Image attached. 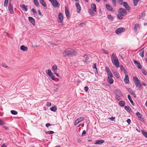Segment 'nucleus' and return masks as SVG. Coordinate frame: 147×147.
<instances>
[{"mask_svg": "<svg viewBox=\"0 0 147 147\" xmlns=\"http://www.w3.org/2000/svg\"><path fill=\"white\" fill-rule=\"evenodd\" d=\"M120 67L122 70H123V73L125 74H127V72L126 71L125 68L122 65H121Z\"/></svg>", "mask_w": 147, "mask_h": 147, "instance_id": "b1692460", "label": "nucleus"}, {"mask_svg": "<svg viewBox=\"0 0 147 147\" xmlns=\"http://www.w3.org/2000/svg\"><path fill=\"white\" fill-rule=\"evenodd\" d=\"M28 20L33 25H35V21L34 19L32 17H28Z\"/></svg>", "mask_w": 147, "mask_h": 147, "instance_id": "2eb2a0df", "label": "nucleus"}, {"mask_svg": "<svg viewBox=\"0 0 147 147\" xmlns=\"http://www.w3.org/2000/svg\"><path fill=\"white\" fill-rule=\"evenodd\" d=\"M46 72L47 74L49 76V75H50L51 74H52L53 73L52 72L51 70L50 69H48L46 71Z\"/></svg>", "mask_w": 147, "mask_h": 147, "instance_id": "f704fd0d", "label": "nucleus"}, {"mask_svg": "<svg viewBox=\"0 0 147 147\" xmlns=\"http://www.w3.org/2000/svg\"><path fill=\"white\" fill-rule=\"evenodd\" d=\"M2 66L5 68H7V66L4 63H3L2 64Z\"/></svg>", "mask_w": 147, "mask_h": 147, "instance_id": "4d7b16f0", "label": "nucleus"}, {"mask_svg": "<svg viewBox=\"0 0 147 147\" xmlns=\"http://www.w3.org/2000/svg\"><path fill=\"white\" fill-rule=\"evenodd\" d=\"M142 85V84H141L140 83V84L138 85V88L139 89H140V90L141 89V86Z\"/></svg>", "mask_w": 147, "mask_h": 147, "instance_id": "052dcab7", "label": "nucleus"}, {"mask_svg": "<svg viewBox=\"0 0 147 147\" xmlns=\"http://www.w3.org/2000/svg\"><path fill=\"white\" fill-rule=\"evenodd\" d=\"M105 141L103 140H97L96 141L95 144H100L104 142Z\"/></svg>", "mask_w": 147, "mask_h": 147, "instance_id": "6ab92c4d", "label": "nucleus"}, {"mask_svg": "<svg viewBox=\"0 0 147 147\" xmlns=\"http://www.w3.org/2000/svg\"><path fill=\"white\" fill-rule=\"evenodd\" d=\"M32 12H33V13H34V15H35V13H36V11H35V9H34V8H33V9H32Z\"/></svg>", "mask_w": 147, "mask_h": 147, "instance_id": "69168bd1", "label": "nucleus"}, {"mask_svg": "<svg viewBox=\"0 0 147 147\" xmlns=\"http://www.w3.org/2000/svg\"><path fill=\"white\" fill-rule=\"evenodd\" d=\"M40 3L44 7H46L47 6L46 3L44 0L42 1H40Z\"/></svg>", "mask_w": 147, "mask_h": 147, "instance_id": "c756f323", "label": "nucleus"}, {"mask_svg": "<svg viewBox=\"0 0 147 147\" xmlns=\"http://www.w3.org/2000/svg\"><path fill=\"white\" fill-rule=\"evenodd\" d=\"M90 15H91L92 16H94V15H95L94 13L92 11L90 12Z\"/></svg>", "mask_w": 147, "mask_h": 147, "instance_id": "680f3d73", "label": "nucleus"}, {"mask_svg": "<svg viewBox=\"0 0 147 147\" xmlns=\"http://www.w3.org/2000/svg\"><path fill=\"white\" fill-rule=\"evenodd\" d=\"M123 5L128 11H129L130 10V7L127 2H123Z\"/></svg>", "mask_w": 147, "mask_h": 147, "instance_id": "9b49d317", "label": "nucleus"}, {"mask_svg": "<svg viewBox=\"0 0 147 147\" xmlns=\"http://www.w3.org/2000/svg\"><path fill=\"white\" fill-rule=\"evenodd\" d=\"M49 76L52 80H55V76H54L53 73L51 74L50 75H49Z\"/></svg>", "mask_w": 147, "mask_h": 147, "instance_id": "473e14b6", "label": "nucleus"}, {"mask_svg": "<svg viewBox=\"0 0 147 147\" xmlns=\"http://www.w3.org/2000/svg\"><path fill=\"white\" fill-rule=\"evenodd\" d=\"M107 9L109 11H111L112 12L114 11V10L112 6L106 4L105 5Z\"/></svg>", "mask_w": 147, "mask_h": 147, "instance_id": "1a4fd4ad", "label": "nucleus"}, {"mask_svg": "<svg viewBox=\"0 0 147 147\" xmlns=\"http://www.w3.org/2000/svg\"><path fill=\"white\" fill-rule=\"evenodd\" d=\"M127 89L129 92V93L131 95H133L135 98L136 97L135 93L134 92L133 90L129 88H127Z\"/></svg>", "mask_w": 147, "mask_h": 147, "instance_id": "f8f14e48", "label": "nucleus"}, {"mask_svg": "<svg viewBox=\"0 0 147 147\" xmlns=\"http://www.w3.org/2000/svg\"><path fill=\"white\" fill-rule=\"evenodd\" d=\"M141 132L143 135L147 138V132L144 130H142Z\"/></svg>", "mask_w": 147, "mask_h": 147, "instance_id": "72a5a7b5", "label": "nucleus"}, {"mask_svg": "<svg viewBox=\"0 0 147 147\" xmlns=\"http://www.w3.org/2000/svg\"><path fill=\"white\" fill-rule=\"evenodd\" d=\"M119 3L120 5H122L123 3V0H118Z\"/></svg>", "mask_w": 147, "mask_h": 147, "instance_id": "8fccbe9b", "label": "nucleus"}, {"mask_svg": "<svg viewBox=\"0 0 147 147\" xmlns=\"http://www.w3.org/2000/svg\"><path fill=\"white\" fill-rule=\"evenodd\" d=\"M5 33H6V35L7 36L11 38L10 37V35L9 34L6 32H5Z\"/></svg>", "mask_w": 147, "mask_h": 147, "instance_id": "e2e57ef3", "label": "nucleus"}, {"mask_svg": "<svg viewBox=\"0 0 147 147\" xmlns=\"http://www.w3.org/2000/svg\"><path fill=\"white\" fill-rule=\"evenodd\" d=\"M138 1L139 0H133V3L135 6H136L137 5Z\"/></svg>", "mask_w": 147, "mask_h": 147, "instance_id": "37998d69", "label": "nucleus"}, {"mask_svg": "<svg viewBox=\"0 0 147 147\" xmlns=\"http://www.w3.org/2000/svg\"><path fill=\"white\" fill-rule=\"evenodd\" d=\"M47 105L48 107H50L51 106V103L50 102H48L47 104Z\"/></svg>", "mask_w": 147, "mask_h": 147, "instance_id": "13d9d810", "label": "nucleus"}, {"mask_svg": "<svg viewBox=\"0 0 147 147\" xmlns=\"http://www.w3.org/2000/svg\"><path fill=\"white\" fill-rule=\"evenodd\" d=\"M139 26V25L138 24H135V26L134 28V31H136L137 30Z\"/></svg>", "mask_w": 147, "mask_h": 147, "instance_id": "7c9ffc66", "label": "nucleus"}, {"mask_svg": "<svg viewBox=\"0 0 147 147\" xmlns=\"http://www.w3.org/2000/svg\"><path fill=\"white\" fill-rule=\"evenodd\" d=\"M51 2L53 5L55 7H58L60 5V4L58 3V2L56 0H53V1Z\"/></svg>", "mask_w": 147, "mask_h": 147, "instance_id": "0eeeda50", "label": "nucleus"}, {"mask_svg": "<svg viewBox=\"0 0 147 147\" xmlns=\"http://www.w3.org/2000/svg\"><path fill=\"white\" fill-rule=\"evenodd\" d=\"M51 110L54 112L55 111L57 110V107L55 106L52 107L51 108Z\"/></svg>", "mask_w": 147, "mask_h": 147, "instance_id": "2f4dec72", "label": "nucleus"}, {"mask_svg": "<svg viewBox=\"0 0 147 147\" xmlns=\"http://www.w3.org/2000/svg\"><path fill=\"white\" fill-rule=\"evenodd\" d=\"M123 16H122L119 13L117 14V18L119 20H121L123 19Z\"/></svg>", "mask_w": 147, "mask_h": 147, "instance_id": "e433bc0d", "label": "nucleus"}, {"mask_svg": "<svg viewBox=\"0 0 147 147\" xmlns=\"http://www.w3.org/2000/svg\"><path fill=\"white\" fill-rule=\"evenodd\" d=\"M5 124V122H4L2 120L0 119V125H2Z\"/></svg>", "mask_w": 147, "mask_h": 147, "instance_id": "09e8293b", "label": "nucleus"}, {"mask_svg": "<svg viewBox=\"0 0 147 147\" xmlns=\"http://www.w3.org/2000/svg\"><path fill=\"white\" fill-rule=\"evenodd\" d=\"M125 102L123 101H120L119 102V105L121 107H123L125 105Z\"/></svg>", "mask_w": 147, "mask_h": 147, "instance_id": "a878e982", "label": "nucleus"}, {"mask_svg": "<svg viewBox=\"0 0 147 147\" xmlns=\"http://www.w3.org/2000/svg\"><path fill=\"white\" fill-rule=\"evenodd\" d=\"M93 68L94 69H95L96 71H97V69L96 68V63H94V65L93 66Z\"/></svg>", "mask_w": 147, "mask_h": 147, "instance_id": "3c124183", "label": "nucleus"}, {"mask_svg": "<svg viewBox=\"0 0 147 147\" xmlns=\"http://www.w3.org/2000/svg\"><path fill=\"white\" fill-rule=\"evenodd\" d=\"M107 18L109 19H111V21L113 20V17L111 15H108V16H107Z\"/></svg>", "mask_w": 147, "mask_h": 147, "instance_id": "c03bdc74", "label": "nucleus"}, {"mask_svg": "<svg viewBox=\"0 0 147 147\" xmlns=\"http://www.w3.org/2000/svg\"><path fill=\"white\" fill-rule=\"evenodd\" d=\"M112 1V3L115 6H116V0H111Z\"/></svg>", "mask_w": 147, "mask_h": 147, "instance_id": "de8ad7c7", "label": "nucleus"}, {"mask_svg": "<svg viewBox=\"0 0 147 147\" xmlns=\"http://www.w3.org/2000/svg\"><path fill=\"white\" fill-rule=\"evenodd\" d=\"M144 51L143 49L139 51L140 55L142 57H144Z\"/></svg>", "mask_w": 147, "mask_h": 147, "instance_id": "5701e85b", "label": "nucleus"}, {"mask_svg": "<svg viewBox=\"0 0 147 147\" xmlns=\"http://www.w3.org/2000/svg\"><path fill=\"white\" fill-rule=\"evenodd\" d=\"M34 3L35 5L37 7H39V3L38 1V0H34Z\"/></svg>", "mask_w": 147, "mask_h": 147, "instance_id": "cd10ccee", "label": "nucleus"}, {"mask_svg": "<svg viewBox=\"0 0 147 147\" xmlns=\"http://www.w3.org/2000/svg\"><path fill=\"white\" fill-rule=\"evenodd\" d=\"M133 80L136 86L138 87V85L140 84V81L137 77L136 76L134 77L133 78Z\"/></svg>", "mask_w": 147, "mask_h": 147, "instance_id": "423d86ee", "label": "nucleus"}, {"mask_svg": "<svg viewBox=\"0 0 147 147\" xmlns=\"http://www.w3.org/2000/svg\"><path fill=\"white\" fill-rule=\"evenodd\" d=\"M125 28L121 27L117 29L115 31L116 33L117 34H119L122 33L125 31Z\"/></svg>", "mask_w": 147, "mask_h": 147, "instance_id": "20e7f679", "label": "nucleus"}, {"mask_svg": "<svg viewBox=\"0 0 147 147\" xmlns=\"http://www.w3.org/2000/svg\"><path fill=\"white\" fill-rule=\"evenodd\" d=\"M136 114L137 116L140 118L142 117V115L139 112H137L136 113Z\"/></svg>", "mask_w": 147, "mask_h": 147, "instance_id": "4c0bfd02", "label": "nucleus"}, {"mask_svg": "<svg viewBox=\"0 0 147 147\" xmlns=\"http://www.w3.org/2000/svg\"><path fill=\"white\" fill-rule=\"evenodd\" d=\"M84 89L86 92H87L88 89V88L86 86L84 88Z\"/></svg>", "mask_w": 147, "mask_h": 147, "instance_id": "6e6d98bb", "label": "nucleus"}, {"mask_svg": "<svg viewBox=\"0 0 147 147\" xmlns=\"http://www.w3.org/2000/svg\"><path fill=\"white\" fill-rule=\"evenodd\" d=\"M83 57L85 59L84 61L86 62H88V60L89 59V58L87 56V55H84Z\"/></svg>", "mask_w": 147, "mask_h": 147, "instance_id": "c85d7f7f", "label": "nucleus"}, {"mask_svg": "<svg viewBox=\"0 0 147 147\" xmlns=\"http://www.w3.org/2000/svg\"><path fill=\"white\" fill-rule=\"evenodd\" d=\"M57 66L56 65H54L53 67L52 70V71L55 72V70H57Z\"/></svg>", "mask_w": 147, "mask_h": 147, "instance_id": "58836bf2", "label": "nucleus"}, {"mask_svg": "<svg viewBox=\"0 0 147 147\" xmlns=\"http://www.w3.org/2000/svg\"><path fill=\"white\" fill-rule=\"evenodd\" d=\"M53 133H54V131H48L45 132V134H52Z\"/></svg>", "mask_w": 147, "mask_h": 147, "instance_id": "a19ab883", "label": "nucleus"}, {"mask_svg": "<svg viewBox=\"0 0 147 147\" xmlns=\"http://www.w3.org/2000/svg\"><path fill=\"white\" fill-rule=\"evenodd\" d=\"M113 74L116 78H119V75H118V73L117 72H116V71L113 72Z\"/></svg>", "mask_w": 147, "mask_h": 147, "instance_id": "c9c22d12", "label": "nucleus"}, {"mask_svg": "<svg viewBox=\"0 0 147 147\" xmlns=\"http://www.w3.org/2000/svg\"><path fill=\"white\" fill-rule=\"evenodd\" d=\"M107 74L109 75V76L113 77V74L111 73V71H108L107 72Z\"/></svg>", "mask_w": 147, "mask_h": 147, "instance_id": "49530a36", "label": "nucleus"}, {"mask_svg": "<svg viewBox=\"0 0 147 147\" xmlns=\"http://www.w3.org/2000/svg\"><path fill=\"white\" fill-rule=\"evenodd\" d=\"M112 77H113L108 76L107 78V82L110 84H112L113 83L114 81L113 80V79Z\"/></svg>", "mask_w": 147, "mask_h": 147, "instance_id": "4468645a", "label": "nucleus"}, {"mask_svg": "<svg viewBox=\"0 0 147 147\" xmlns=\"http://www.w3.org/2000/svg\"><path fill=\"white\" fill-rule=\"evenodd\" d=\"M84 118L83 117H81L77 119L76 120H75V125H76L81 121H83L84 120Z\"/></svg>", "mask_w": 147, "mask_h": 147, "instance_id": "39448f33", "label": "nucleus"}, {"mask_svg": "<svg viewBox=\"0 0 147 147\" xmlns=\"http://www.w3.org/2000/svg\"><path fill=\"white\" fill-rule=\"evenodd\" d=\"M124 80L125 83L128 84L129 82V77L127 74L125 75Z\"/></svg>", "mask_w": 147, "mask_h": 147, "instance_id": "f3484780", "label": "nucleus"}, {"mask_svg": "<svg viewBox=\"0 0 147 147\" xmlns=\"http://www.w3.org/2000/svg\"><path fill=\"white\" fill-rule=\"evenodd\" d=\"M77 53V52L73 49L66 50L63 53V57L70 56L75 55Z\"/></svg>", "mask_w": 147, "mask_h": 147, "instance_id": "f257e3e1", "label": "nucleus"}, {"mask_svg": "<svg viewBox=\"0 0 147 147\" xmlns=\"http://www.w3.org/2000/svg\"><path fill=\"white\" fill-rule=\"evenodd\" d=\"M133 61L134 62V63L136 65L137 67L138 68L140 69L142 68V67L141 65L139 62H138V61H136L135 60H133Z\"/></svg>", "mask_w": 147, "mask_h": 147, "instance_id": "9d476101", "label": "nucleus"}, {"mask_svg": "<svg viewBox=\"0 0 147 147\" xmlns=\"http://www.w3.org/2000/svg\"><path fill=\"white\" fill-rule=\"evenodd\" d=\"M20 49L22 50L23 51H26L28 50L27 47H25L24 45L21 46L20 47Z\"/></svg>", "mask_w": 147, "mask_h": 147, "instance_id": "4be33fe9", "label": "nucleus"}, {"mask_svg": "<svg viewBox=\"0 0 147 147\" xmlns=\"http://www.w3.org/2000/svg\"><path fill=\"white\" fill-rule=\"evenodd\" d=\"M91 8L93 11L95 12L96 11V7L95 4L93 3L91 4Z\"/></svg>", "mask_w": 147, "mask_h": 147, "instance_id": "412c9836", "label": "nucleus"}, {"mask_svg": "<svg viewBox=\"0 0 147 147\" xmlns=\"http://www.w3.org/2000/svg\"><path fill=\"white\" fill-rule=\"evenodd\" d=\"M65 13L67 17V18H69L70 16V13L68 9L66 8V7H65Z\"/></svg>", "mask_w": 147, "mask_h": 147, "instance_id": "a211bd4d", "label": "nucleus"}, {"mask_svg": "<svg viewBox=\"0 0 147 147\" xmlns=\"http://www.w3.org/2000/svg\"><path fill=\"white\" fill-rule=\"evenodd\" d=\"M75 5L77 7V11L78 13H79L81 10V7L78 3H76Z\"/></svg>", "mask_w": 147, "mask_h": 147, "instance_id": "dca6fc26", "label": "nucleus"}, {"mask_svg": "<svg viewBox=\"0 0 147 147\" xmlns=\"http://www.w3.org/2000/svg\"><path fill=\"white\" fill-rule=\"evenodd\" d=\"M111 60L113 64L117 68L119 66V62L117 56L113 53L111 57Z\"/></svg>", "mask_w": 147, "mask_h": 147, "instance_id": "f03ea898", "label": "nucleus"}, {"mask_svg": "<svg viewBox=\"0 0 147 147\" xmlns=\"http://www.w3.org/2000/svg\"><path fill=\"white\" fill-rule=\"evenodd\" d=\"M105 69L107 72L110 71V69H109V68L107 66H106L105 67Z\"/></svg>", "mask_w": 147, "mask_h": 147, "instance_id": "864d4df0", "label": "nucleus"}, {"mask_svg": "<svg viewBox=\"0 0 147 147\" xmlns=\"http://www.w3.org/2000/svg\"><path fill=\"white\" fill-rule=\"evenodd\" d=\"M21 8L23 10H25L27 11L28 10L27 6L24 4H22L20 5Z\"/></svg>", "mask_w": 147, "mask_h": 147, "instance_id": "aec40b11", "label": "nucleus"}, {"mask_svg": "<svg viewBox=\"0 0 147 147\" xmlns=\"http://www.w3.org/2000/svg\"><path fill=\"white\" fill-rule=\"evenodd\" d=\"M118 12L119 13L121 14L122 16H124L127 13V11L125 9L121 8H119Z\"/></svg>", "mask_w": 147, "mask_h": 147, "instance_id": "7ed1b4c3", "label": "nucleus"}, {"mask_svg": "<svg viewBox=\"0 0 147 147\" xmlns=\"http://www.w3.org/2000/svg\"><path fill=\"white\" fill-rule=\"evenodd\" d=\"M115 98L117 100H120L119 96L117 95H116L115 97Z\"/></svg>", "mask_w": 147, "mask_h": 147, "instance_id": "774afa93", "label": "nucleus"}, {"mask_svg": "<svg viewBox=\"0 0 147 147\" xmlns=\"http://www.w3.org/2000/svg\"><path fill=\"white\" fill-rule=\"evenodd\" d=\"M102 51L104 53H106V54H109V52H108V51H107V50H105L104 49H102Z\"/></svg>", "mask_w": 147, "mask_h": 147, "instance_id": "603ef678", "label": "nucleus"}, {"mask_svg": "<svg viewBox=\"0 0 147 147\" xmlns=\"http://www.w3.org/2000/svg\"><path fill=\"white\" fill-rule=\"evenodd\" d=\"M8 8L9 11L10 13H13V5L11 4V3H9V4Z\"/></svg>", "mask_w": 147, "mask_h": 147, "instance_id": "ddd939ff", "label": "nucleus"}, {"mask_svg": "<svg viewBox=\"0 0 147 147\" xmlns=\"http://www.w3.org/2000/svg\"><path fill=\"white\" fill-rule=\"evenodd\" d=\"M86 134V132L85 130H84L83 131V132L82 133V135L83 136L84 135H85Z\"/></svg>", "mask_w": 147, "mask_h": 147, "instance_id": "338daca9", "label": "nucleus"}, {"mask_svg": "<svg viewBox=\"0 0 147 147\" xmlns=\"http://www.w3.org/2000/svg\"><path fill=\"white\" fill-rule=\"evenodd\" d=\"M142 73L144 75H147V72L144 69H142Z\"/></svg>", "mask_w": 147, "mask_h": 147, "instance_id": "a18cd8bd", "label": "nucleus"}, {"mask_svg": "<svg viewBox=\"0 0 147 147\" xmlns=\"http://www.w3.org/2000/svg\"><path fill=\"white\" fill-rule=\"evenodd\" d=\"M11 112L12 114L14 115H17L18 113V112L14 110H11Z\"/></svg>", "mask_w": 147, "mask_h": 147, "instance_id": "79ce46f5", "label": "nucleus"}, {"mask_svg": "<svg viewBox=\"0 0 147 147\" xmlns=\"http://www.w3.org/2000/svg\"><path fill=\"white\" fill-rule=\"evenodd\" d=\"M85 25V23H80L79 24V26L80 27H82V26H84Z\"/></svg>", "mask_w": 147, "mask_h": 147, "instance_id": "5fc2aeb1", "label": "nucleus"}, {"mask_svg": "<svg viewBox=\"0 0 147 147\" xmlns=\"http://www.w3.org/2000/svg\"><path fill=\"white\" fill-rule=\"evenodd\" d=\"M125 110H126L129 113H130L131 111V108L129 106H125Z\"/></svg>", "mask_w": 147, "mask_h": 147, "instance_id": "393cba45", "label": "nucleus"}, {"mask_svg": "<svg viewBox=\"0 0 147 147\" xmlns=\"http://www.w3.org/2000/svg\"><path fill=\"white\" fill-rule=\"evenodd\" d=\"M8 2V0H5L4 3V6L5 7H7Z\"/></svg>", "mask_w": 147, "mask_h": 147, "instance_id": "ea45409f", "label": "nucleus"}, {"mask_svg": "<svg viewBox=\"0 0 147 147\" xmlns=\"http://www.w3.org/2000/svg\"><path fill=\"white\" fill-rule=\"evenodd\" d=\"M63 14L61 13H59L58 15V22L59 23H62L63 22Z\"/></svg>", "mask_w": 147, "mask_h": 147, "instance_id": "6e6552de", "label": "nucleus"}, {"mask_svg": "<svg viewBox=\"0 0 147 147\" xmlns=\"http://www.w3.org/2000/svg\"><path fill=\"white\" fill-rule=\"evenodd\" d=\"M127 122L129 124L131 122V121L129 119H128L127 120Z\"/></svg>", "mask_w": 147, "mask_h": 147, "instance_id": "0e129e2a", "label": "nucleus"}, {"mask_svg": "<svg viewBox=\"0 0 147 147\" xmlns=\"http://www.w3.org/2000/svg\"><path fill=\"white\" fill-rule=\"evenodd\" d=\"M52 125L49 123H47L46 124V127H48L49 126H51Z\"/></svg>", "mask_w": 147, "mask_h": 147, "instance_id": "bf43d9fd", "label": "nucleus"}, {"mask_svg": "<svg viewBox=\"0 0 147 147\" xmlns=\"http://www.w3.org/2000/svg\"><path fill=\"white\" fill-rule=\"evenodd\" d=\"M127 97H128L129 100V101H130V102L131 104L132 105H134V102L132 100L131 98V97H130V95L129 94H128L127 95Z\"/></svg>", "mask_w": 147, "mask_h": 147, "instance_id": "bb28decb", "label": "nucleus"}]
</instances>
